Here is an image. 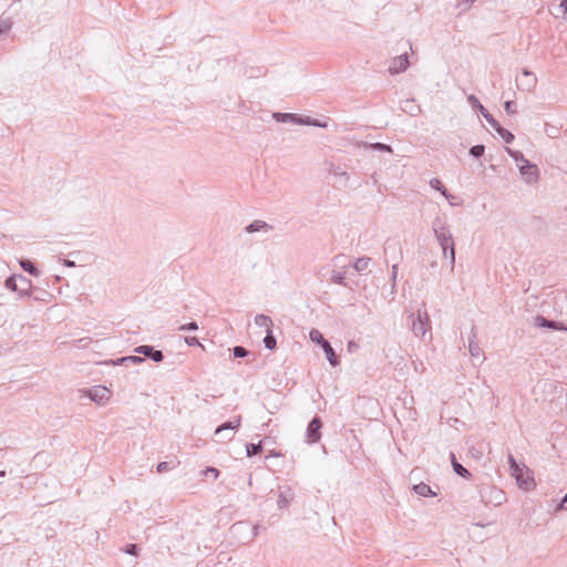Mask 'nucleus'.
I'll return each instance as SVG.
<instances>
[{
    "instance_id": "51",
    "label": "nucleus",
    "mask_w": 567,
    "mask_h": 567,
    "mask_svg": "<svg viewBox=\"0 0 567 567\" xmlns=\"http://www.w3.org/2000/svg\"><path fill=\"white\" fill-rule=\"evenodd\" d=\"M258 533H259V525H255L252 527V537H256L258 535Z\"/></svg>"
},
{
    "instance_id": "11",
    "label": "nucleus",
    "mask_w": 567,
    "mask_h": 567,
    "mask_svg": "<svg viewBox=\"0 0 567 567\" xmlns=\"http://www.w3.org/2000/svg\"><path fill=\"white\" fill-rule=\"evenodd\" d=\"M468 352L472 358L478 359L481 362L485 360V357L482 354V350L478 346L477 332L474 326L472 327L468 336Z\"/></svg>"
},
{
    "instance_id": "6",
    "label": "nucleus",
    "mask_w": 567,
    "mask_h": 567,
    "mask_svg": "<svg viewBox=\"0 0 567 567\" xmlns=\"http://www.w3.org/2000/svg\"><path fill=\"white\" fill-rule=\"evenodd\" d=\"M481 501L485 505L499 506L505 501V494L502 489L495 486H486L480 492Z\"/></svg>"
},
{
    "instance_id": "47",
    "label": "nucleus",
    "mask_w": 567,
    "mask_h": 567,
    "mask_svg": "<svg viewBox=\"0 0 567 567\" xmlns=\"http://www.w3.org/2000/svg\"><path fill=\"white\" fill-rule=\"evenodd\" d=\"M206 473L213 474L214 478H217L219 475V471L215 467H207Z\"/></svg>"
},
{
    "instance_id": "38",
    "label": "nucleus",
    "mask_w": 567,
    "mask_h": 567,
    "mask_svg": "<svg viewBox=\"0 0 567 567\" xmlns=\"http://www.w3.org/2000/svg\"><path fill=\"white\" fill-rule=\"evenodd\" d=\"M516 105L513 101H506L504 103V109L506 111L507 114H515L516 113Z\"/></svg>"
},
{
    "instance_id": "5",
    "label": "nucleus",
    "mask_w": 567,
    "mask_h": 567,
    "mask_svg": "<svg viewBox=\"0 0 567 567\" xmlns=\"http://www.w3.org/2000/svg\"><path fill=\"white\" fill-rule=\"evenodd\" d=\"M309 338L312 342L321 346L322 350L326 353L327 360L332 367L339 365V360L337 354L334 353V350L332 349L330 342L323 337V334L319 330L311 329Z\"/></svg>"
},
{
    "instance_id": "54",
    "label": "nucleus",
    "mask_w": 567,
    "mask_h": 567,
    "mask_svg": "<svg viewBox=\"0 0 567 567\" xmlns=\"http://www.w3.org/2000/svg\"><path fill=\"white\" fill-rule=\"evenodd\" d=\"M561 330L567 331V327L563 326V329H561Z\"/></svg>"
},
{
    "instance_id": "36",
    "label": "nucleus",
    "mask_w": 567,
    "mask_h": 567,
    "mask_svg": "<svg viewBox=\"0 0 567 567\" xmlns=\"http://www.w3.org/2000/svg\"><path fill=\"white\" fill-rule=\"evenodd\" d=\"M445 258L450 260L451 269L453 270L454 269V265H455V248H454V245H450V248H449V251H447V257H445Z\"/></svg>"
},
{
    "instance_id": "17",
    "label": "nucleus",
    "mask_w": 567,
    "mask_h": 567,
    "mask_svg": "<svg viewBox=\"0 0 567 567\" xmlns=\"http://www.w3.org/2000/svg\"><path fill=\"white\" fill-rule=\"evenodd\" d=\"M240 423H241V416L238 415L234 420L220 424L215 430V435H219L226 430H237L240 426Z\"/></svg>"
},
{
    "instance_id": "52",
    "label": "nucleus",
    "mask_w": 567,
    "mask_h": 567,
    "mask_svg": "<svg viewBox=\"0 0 567 567\" xmlns=\"http://www.w3.org/2000/svg\"><path fill=\"white\" fill-rule=\"evenodd\" d=\"M64 265H65L66 267H74V266H75V262H74V261H71V260L65 259V260H64Z\"/></svg>"
},
{
    "instance_id": "7",
    "label": "nucleus",
    "mask_w": 567,
    "mask_h": 567,
    "mask_svg": "<svg viewBox=\"0 0 567 567\" xmlns=\"http://www.w3.org/2000/svg\"><path fill=\"white\" fill-rule=\"evenodd\" d=\"M4 286L12 291H19L21 295L28 293L31 282L22 275H12L7 278Z\"/></svg>"
},
{
    "instance_id": "21",
    "label": "nucleus",
    "mask_w": 567,
    "mask_h": 567,
    "mask_svg": "<svg viewBox=\"0 0 567 567\" xmlns=\"http://www.w3.org/2000/svg\"><path fill=\"white\" fill-rule=\"evenodd\" d=\"M451 462H452L453 470L456 474H458L460 476H462L464 478H468L471 476V473L462 464H460L456 461L454 453H451Z\"/></svg>"
},
{
    "instance_id": "53",
    "label": "nucleus",
    "mask_w": 567,
    "mask_h": 567,
    "mask_svg": "<svg viewBox=\"0 0 567 567\" xmlns=\"http://www.w3.org/2000/svg\"><path fill=\"white\" fill-rule=\"evenodd\" d=\"M6 476V471H0V477H4Z\"/></svg>"
},
{
    "instance_id": "28",
    "label": "nucleus",
    "mask_w": 567,
    "mask_h": 567,
    "mask_svg": "<svg viewBox=\"0 0 567 567\" xmlns=\"http://www.w3.org/2000/svg\"><path fill=\"white\" fill-rule=\"evenodd\" d=\"M329 173L334 177H343L346 182L349 181L348 173L339 165H331L329 168Z\"/></svg>"
},
{
    "instance_id": "44",
    "label": "nucleus",
    "mask_w": 567,
    "mask_h": 567,
    "mask_svg": "<svg viewBox=\"0 0 567 567\" xmlns=\"http://www.w3.org/2000/svg\"><path fill=\"white\" fill-rule=\"evenodd\" d=\"M398 270H399V266L398 265H393L392 269H391V281H396Z\"/></svg>"
},
{
    "instance_id": "24",
    "label": "nucleus",
    "mask_w": 567,
    "mask_h": 567,
    "mask_svg": "<svg viewBox=\"0 0 567 567\" xmlns=\"http://www.w3.org/2000/svg\"><path fill=\"white\" fill-rule=\"evenodd\" d=\"M497 134L504 140L505 143H512L515 136L506 128H504L498 122L497 125L492 126Z\"/></svg>"
},
{
    "instance_id": "12",
    "label": "nucleus",
    "mask_w": 567,
    "mask_h": 567,
    "mask_svg": "<svg viewBox=\"0 0 567 567\" xmlns=\"http://www.w3.org/2000/svg\"><path fill=\"white\" fill-rule=\"evenodd\" d=\"M409 64H410L409 56L406 53H403V54L398 55L391 60L388 71L392 75L399 74V73L405 71L408 69Z\"/></svg>"
},
{
    "instance_id": "18",
    "label": "nucleus",
    "mask_w": 567,
    "mask_h": 567,
    "mask_svg": "<svg viewBox=\"0 0 567 567\" xmlns=\"http://www.w3.org/2000/svg\"><path fill=\"white\" fill-rule=\"evenodd\" d=\"M371 264L372 259L370 257L363 256L354 261L353 268L355 269L357 272L362 274L369 271V267Z\"/></svg>"
},
{
    "instance_id": "3",
    "label": "nucleus",
    "mask_w": 567,
    "mask_h": 567,
    "mask_svg": "<svg viewBox=\"0 0 567 567\" xmlns=\"http://www.w3.org/2000/svg\"><path fill=\"white\" fill-rule=\"evenodd\" d=\"M272 117L279 123H291L296 125H309L316 127H326L327 124L320 122L319 120H313L309 116H301L296 113H280L276 112L272 114Z\"/></svg>"
},
{
    "instance_id": "16",
    "label": "nucleus",
    "mask_w": 567,
    "mask_h": 567,
    "mask_svg": "<svg viewBox=\"0 0 567 567\" xmlns=\"http://www.w3.org/2000/svg\"><path fill=\"white\" fill-rule=\"evenodd\" d=\"M535 327L538 328H550V329H563V324L553 320H548L543 316H536L534 319Z\"/></svg>"
},
{
    "instance_id": "9",
    "label": "nucleus",
    "mask_w": 567,
    "mask_h": 567,
    "mask_svg": "<svg viewBox=\"0 0 567 567\" xmlns=\"http://www.w3.org/2000/svg\"><path fill=\"white\" fill-rule=\"evenodd\" d=\"M322 422L320 417L315 416L308 424L306 431V441L308 444L318 443L321 439Z\"/></svg>"
},
{
    "instance_id": "45",
    "label": "nucleus",
    "mask_w": 567,
    "mask_h": 567,
    "mask_svg": "<svg viewBox=\"0 0 567 567\" xmlns=\"http://www.w3.org/2000/svg\"><path fill=\"white\" fill-rule=\"evenodd\" d=\"M559 8L563 10V18L567 19V0H563Z\"/></svg>"
},
{
    "instance_id": "19",
    "label": "nucleus",
    "mask_w": 567,
    "mask_h": 567,
    "mask_svg": "<svg viewBox=\"0 0 567 567\" xmlns=\"http://www.w3.org/2000/svg\"><path fill=\"white\" fill-rule=\"evenodd\" d=\"M401 109L403 112L416 116L421 112V107L415 104L414 100H405L401 104Z\"/></svg>"
},
{
    "instance_id": "10",
    "label": "nucleus",
    "mask_w": 567,
    "mask_h": 567,
    "mask_svg": "<svg viewBox=\"0 0 567 567\" xmlns=\"http://www.w3.org/2000/svg\"><path fill=\"white\" fill-rule=\"evenodd\" d=\"M467 102L470 103V105L472 106L473 110H476L478 111L483 117L487 121V123L491 125V126H495L497 125V121L493 117V115L482 105V103L480 102V100L471 94L468 95L467 97Z\"/></svg>"
},
{
    "instance_id": "32",
    "label": "nucleus",
    "mask_w": 567,
    "mask_h": 567,
    "mask_svg": "<svg viewBox=\"0 0 567 567\" xmlns=\"http://www.w3.org/2000/svg\"><path fill=\"white\" fill-rule=\"evenodd\" d=\"M536 84H537V79L536 78H532V79L525 80L522 83L520 89L523 91L530 92V91H533L536 87Z\"/></svg>"
},
{
    "instance_id": "22",
    "label": "nucleus",
    "mask_w": 567,
    "mask_h": 567,
    "mask_svg": "<svg viewBox=\"0 0 567 567\" xmlns=\"http://www.w3.org/2000/svg\"><path fill=\"white\" fill-rule=\"evenodd\" d=\"M255 324L261 328H266V331L272 330V320L269 316L257 315L255 317Z\"/></svg>"
},
{
    "instance_id": "27",
    "label": "nucleus",
    "mask_w": 567,
    "mask_h": 567,
    "mask_svg": "<svg viewBox=\"0 0 567 567\" xmlns=\"http://www.w3.org/2000/svg\"><path fill=\"white\" fill-rule=\"evenodd\" d=\"M20 266H21V268H22L24 271L29 272L30 275H32V276H34V277H37V276L39 275V271H38L37 267H35V266H34V264H33L31 260H29V259H22V260H20Z\"/></svg>"
},
{
    "instance_id": "49",
    "label": "nucleus",
    "mask_w": 567,
    "mask_h": 567,
    "mask_svg": "<svg viewBox=\"0 0 567 567\" xmlns=\"http://www.w3.org/2000/svg\"><path fill=\"white\" fill-rule=\"evenodd\" d=\"M523 75L525 78H528V79L535 78L534 74L530 71L526 70V69L523 70Z\"/></svg>"
},
{
    "instance_id": "42",
    "label": "nucleus",
    "mask_w": 567,
    "mask_h": 567,
    "mask_svg": "<svg viewBox=\"0 0 567 567\" xmlns=\"http://www.w3.org/2000/svg\"><path fill=\"white\" fill-rule=\"evenodd\" d=\"M10 28H11V23H9L4 20L0 21V35L6 33Z\"/></svg>"
},
{
    "instance_id": "39",
    "label": "nucleus",
    "mask_w": 567,
    "mask_h": 567,
    "mask_svg": "<svg viewBox=\"0 0 567 567\" xmlns=\"http://www.w3.org/2000/svg\"><path fill=\"white\" fill-rule=\"evenodd\" d=\"M126 360H127V363H133V364L144 362V358L138 357V355H127Z\"/></svg>"
},
{
    "instance_id": "48",
    "label": "nucleus",
    "mask_w": 567,
    "mask_h": 567,
    "mask_svg": "<svg viewBox=\"0 0 567 567\" xmlns=\"http://www.w3.org/2000/svg\"><path fill=\"white\" fill-rule=\"evenodd\" d=\"M559 508H567V494L563 497Z\"/></svg>"
},
{
    "instance_id": "31",
    "label": "nucleus",
    "mask_w": 567,
    "mask_h": 567,
    "mask_svg": "<svg viewBox=\"0 0 567 567\" xmlns=\"http://www.w3.org/2000/svg\"><path fill=\"white\" fill-rule=\"evenodd\" d=\"M288 493H289L288 495L286 493H284V492H281L279 494L278 502H277L279 508L286 507L290 503V501L292 499L291 491L288 489Z\"/></svg>"
},
{
    "instance_id": "8",
    "label": "nucleus",
    "mask_w": 567,
    "mask_h": 567,
    "mask_svg": "<svg viewBox=\"0 0 567 567\" xmlns=\"http://www.w3.org/2000/svg\"><path fill=\"white\" fill-rule=\"evenodd\" d=\"M518 169L526 184L534 185L538 183L540 173L536 164H533L528 161L525 162V164H519Z\"/></svg>"
},
{
    "instance_id": "4",
    "label": "nucleus",
    "mask_w": 567,
    "mask_h": 567,
    "mask_svg": "<svg viewBox=\"0 0 567 567\" xmlns=\"http://www.w3.org/2000/svg\"><path fill=\"white\" fill-rule=\"evenodd\" d=\"M412 331L415 337L423 338L431 330V322L425 308H420L416 315L412 313Z\"/></svg>"
},
{
    "instance_id": "35",
    "label": "nucleus",
    "mask_w": 567,
    "mask_h": 567,
    "mask_svg": "<svg viewBox=\"0 0 567 567\" xmlns=\"http://www.w3.org/2000/svg\"><path fill=\"white\" fill-rule=\"evenodd\" d=\"M233 352H234L235 358H245L249 353V351L247 349H245L244 347H240V346H236L233 349Z\"/></svg>"
},
{
    "instance_id": "23",
    "label": "nucleus",
    "mask_w": 567,
    "mask_h": 567,
    "mask_svg": "<svg viewBox=\"0 0 567 567\" xmlns=\"http://www.w3.org/2000/svg\"><path fill=\"white\" fill-rule=\"evenodd\" d=\"M413 489L420 496L429 497L435 496L436 494L432 491L431 486L425 483H419L413 486Z\"/></svg>"
},
{
    "instance_id": "25",
    "label": "nucleus",
    "mask_w": 567,
    "mask_h": 567,
    "mask_svg": "<svg viewBox=\"0 0 567 567\" xmlns=\"http://www.w3.org/2000/svg\"><path fill=\"white\" fill-rule=\"evenodd\" d=\"M430 186L436 190H439L446 199L452 198L453 196L447 192L444 185L441 183L439 178H432L430 181Z\"/></svg>"
},
{
    "instance_id": "50",
    "label": "nucleus",
    "mask_w": 567,
    "mask_h": 567,
    "mask_svg": "<svg viewBox=\"0 0 567 567\" xmlns=\"http://www.w3.org/2000/svg\"><path fill=\"white\" fill-rule=\"evenodd\" d=\"M396 292V281H391V295Z\"/></svg>"
},
{
    "instance_id": "29",
    "label": "nucleus",
    "mask_w": 567,
    "mask_h": 567,
    "mask_svg": "<svg viewBox=\"0 0 567 567\" xmlns=\"http://www.w3.org/2000/svg\"><path fill=\"white\" fill-rule=\"evenodd\" d=\"M265 347L269 350L276 349L277 340L272 334V330L266 331V336L264 338Z\"/></svg>"
},
{
    "instance_id": "33",
    "label": "nucleus",
    "mask_w": 567,
    "mask_h": 567,
    "mask_svg": "<svg viewBox=\"0 0 567 567\" xmlns=\"http://www.w3.org/2000/svg\"><path fill=\"white\" fill-rule=\"evenodd\" d=\"M484 152H485V146L484 145H474L470 148V154L475 157V158H480L484 155Z\"/></svg>"
},
{
    "instance_id": "34",
    "label": "nucleus",
    "mask_w": 567,
    "mask_h": 567,
    "mask_svg": "<svg viewBox=\"0 0 567 567\" xmlns=\"http://www.w3.org/2000/svg\"><path fill=\"white\" fill-rule=\"evenodd\" d=\"M331 280L334 284H338V285H341V286H346V276L342 272L333 271L332 275H331Z\"/></svg>"
},
{
    "instance_id": "20",
    "label": "nucleus",
    "mask_w": 567,
    "mask_h": 567,
    "mask_svg": "<svg viewBox=\"0 0 567 567\" xmlns=\"http://www.w3.org/2000/svg\"><path fill=\"white\" fill-rule=\"evenodd\" d=\"M362 146L364 148H369L372 151L393 153V148L391 147V145L380 143V142H377V143H367L365 142V143H362Z\"/></svg>"
},
{
    "instance_id": "43",
    "label": "nucleus",
    "mask_w": 567,
    "mask_h": 567,
    "mask_svg": "<svg viewBox=\"0 0 567 567\" xmlns=\"http://www.w3.org/2000/svg\"><path fill=\"white\" fill-rule=\"evenodd\" d=\"M125 553L128 555H136L137 554V546L135 544H130L126 546Z\"/></svg>"
},
{
    "instance_id": "1",
    "label": "nucleus",
    "mask_w": 567,
    "mask_h": 567,
    "mask_svg": "<svg viewBox=\"0 0 567 567\" xmlns=\"http://www.w3.org/2000/svg\"><path fill=\"white\" fill-rule=\"evenodd\" d=\"M509 471L512 476L515 478L517 485L529 491L535 486V480L532 471L524 464H519L516 462L514 456L509 454L508 456Z\"/></svg>"
},
{
    "instance_id": "2",
    "label": "nucleus",
    "mask_w": 567,
    "mask_h": 567,
    "mask_svg": "<svg viewBox=\"0 0 567 567\" xmlns=\"http://www.w3.org/2000/svg\"><path fill=\"white\" fill-rule=\"evenodd\" d=\"M432 228L434 236L442 248L443 257H447L450 245H454L449 226L440 219H435L432 224Z\"/></svg>"
},
{
    "instance_id": "14",
    "label": "nucleus",
    "mask_w": 567,
    "mask_h": 567,
    "mask_svg": "<svg viewBox=\"0 0 567 567\" xmlns=\"http://www.w3.org/2000/svg\"><path fill=\"white\" fill-rule=\"evenodd\" d=\"M92 401L102 404L110 399V391L105 386H94L89 391Z\"/></svg>"
},
{
    "instance_id": "40",
    "label": "nucleus",
    "mask_w": 567,
    "mask_h": 567,
    "mask_svg": "<svg viewBox=\"0 0 567 567\" xmlns=\"http://www.w3.org/2000/svg\"><path fill=\"white\" fill-rule=\"evenodd\" d=\"M157 472L158 473H164L166 471H169L171 470V466H169V463L168 462H161L157 464Z\"/></svg>"
},
{
    "instance_id": "30",
    "label": "nucleus",
    "mask_w": 567,
    "mask_h": 567,
    "mask_svg": "<svg viewBox=\"0 0 567 567\" xmlns=\"http://www.w3.org/2000/svg\"><path fill=\"white\" fill-rule=\"evenodd\" d=\"M262 451L261 442L255 444V443H248L246 444V453L247 456H254L259 454Z\"/></svg>"
},
{
    "instance_id": "46",
    "label": "nucleus",
    "mask_w": 567,
    "mask_h": 567,
    "mask_svg": "<svg viewBox=\"0 0 567 567\" xmlns=\"http://www.w3.org/2000/svg\"><path fill=\"white\" fill-rule=\"evenodd\" d=\"M111 363L114 365H118V364L127 363V360H126V357H122L116 360H112Z\"/></svg>"
},
{
    "instance_id": "26",
    "label": "nucleus",
    "mask_w": 567,
    "mask_h": 567,
    "mask_svg": "<svg viewBox=\"0 0 567 567\" xmlns=\"http://www.w3.org/2000/svg\"><path fill=\"white\" fill-rule=\"evenodd\" d=\"M505 151L517 163V165L528 162V159L525 158L524 154L519 151H514L509 147H505Z\"/></svg>"
},
{
    "instance_id": "15",
    "label": "nucleus",
    "mask_w": 567,
    "mask_h": 567,
    "mask_svg": "<svg viewBox=\"0 0 567 567\" xmlns=\"http://www.w3.org/2000/svg\"><path fill=\"white\" fill-rule=\"evenodd\" d=\"M272 229V226L267 224L264 220H254L249 225L246 226L245 230L249 234L256 233V231H262L268 233Z\"/></svg>"
},
{
    "instance_id": "41",
    "label": "nucleus",
    "mask_w": 567,
    "mask_h": 567,
    "mask_svg": "<svg viewBox=\"0 0 567 567\" xmlns=\"http://www.w3.org/2000/svg\"><path fill=\"white\" fill-rule=\"evenodd\" d=\"M185 342L190 346V347H194V346H202L198 338L196 337H186L185 338Z\"/></svg>"
},
{
    "instance_id": "37",
    "label": "nucleus",
    "mask_w": 567,
    "mask_h": 567,
    "mask_svg": "<svg viewBox=\"0 0 567 567\" xmlns=\"http://www.w3.org/2000/svg\"><path fill=\"white\" fill-rule=\"evenodd\" d=\"M198 329V326L195 321L188 322L179 327L181 331H195Z\"/></svg>"
},
{
    "instance_id": "13",
    "label": "nucleus",
    "mask_w": 567,
    "mask_h": 567,
    "mask_svg": "<svg viewBox=\"0 0 567 567\" xmlns=\"http://www.w3.org/2000/svg\"><path fill=\"white\" fill-rule=\"evenodd\" d=\"M138 354H143L146 358H150L154 362H162L164 360V354L161 350H156L152 346H138L134 350Z\"/></svg>"
}]
</instances>
